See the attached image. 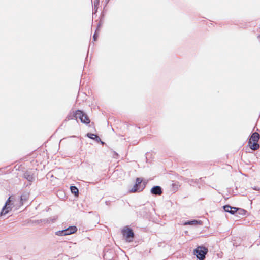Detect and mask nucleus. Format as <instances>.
Returning <instances> with one entry per match:
<instances>
[{"instance_id": "1", "label": "nucleus", "mask_w": 260, "mask_h": 260, "mask_svg": "<svg viewBox=\"0 0 260 260\" xmlns=\"http://www.w3.org/2000/svg\"><path fill=\"white\" fill-rule=\"evenodd\" d=\"M208 251V250L207 248L204 246H198L194 249V253L197 258L204 260Z\"/></svg>"}, {"instance_id": "2", "label": "nucleus", "mask_w": 260, "mask_h": 260, "mask_svg": "<svg viewBox=\"0 0 260 260\" xmlns=\"http://www.w3.org/2000/svg\"><path fill=\"white\" fill-rule=\"evenodd\" d=\"M142 182V179L140 178H137L136 180V183L135 185L133 187V188L130 189V192H141L142 191L145 187V184L143 183V184L141 185V183Z\"/></svg>"}, {"instance_id": "3", "label": "nucleus", "mask_w": 260, "mask_h": 260, "mask_svg": "<svg viewBox=\"0 0 260 260\" xmlns=\"http://www.w3.org/2000/svg\"><path fill=\"white\" fill-rule=\"evenodd\" d=\"M76 119H79L81 122L85 124H89L90 120L88 116L82 111L78 110L76 111Z\"/></svg>"}, {"instance_id": "4", "label": "nucleus", "mask_w": 260, "mask_h": 260, "mask_svg": "<svg viewBox=\"0 0 260 260\" xmlns=\"http://www.w3.org/2000/svg\"><path fill=\"white\" fill-rule=\"evenodd\" d=\"M121 233L123 236L125 237L126 241L130 242L133 241L134 237V233L133 230L128 228H126L122 230Z\"/></svg>"}, {"instance_id": "5", "label": "nucleus", "mask_w": 260, "mask_h": 260, "mask_svg": "<svg viewBox=\"0 0 260 260\" xmlns=\"http://www.w3.org/2000/svg\"><path fill=\"white\" fill-rule=\"evenodd\" d=\"M10 198L11 197H9L7 201H6L5 206L2 208V211L0 213V215H5L6 214H7L10 210H11V208L10 207Z\"/></svg>"}, {"instance_id": "6", "label": "nucleus", "mask_w": 260, "mask_h": 260, "mask_svg": "<svg viewBox=\"0 0 260 260\" xmlns=\"http://www.w3.org/2000/svg\"><path fill=\"white\" fill-rule=\"evenodd\" d=\"M57 218L58 217L57 216H54L46 219L37 220L36 222L38 223H40L41 222H43L44 223H50L51 222H54L57 220Z\"/></svg>"}, {"instance_id": "7", "label": "nucleus", "mask_w": 260, "mask_h": 260, "mask_svg": "<svg viewBox=\"0 0 260 260\" xmlns=\"http://www.w3.org/2000/svg\"><path fill=\"white\" fill-rule=\"evenodd\" d=\"M151 193L155 196H160L162 194V191L161 188L159 186H155L151 189Z\"/></svg>"}, {"instance_id": "8", "label": "nucleus", "mask_w": 260, "mask_h": 260, "mask_svg": "<svg viewBox=\"0 0 260 260\" xmlns=\"http://www.w3.org/2000/svg\"><path fill=\"white\" fill-rule=\"evenodd\" d=\"M248 146L252 150H257L259 147V145L258 144V142H257V141H255V142L249 141Z\"/></svg>"}, {"instance_id": "9", "label": "nucleus", "mask_w": 260, "mask_h": 260, "mask_svg": "<svg viewBox=\"0 0 260 260\" xmlns=\"http://www.w3.org/2000/svg\"><path fill=\"white\" fill-rule=\"evenodd\" d=\"M202 221L200 220H192L191 221H187L185 222L183 224L185 225H194L197 224H201Z\"/></svg>"}, {"instance_id": "10", "label": "nucleus", "mask_w": 260, "mask_h": 260, "mask_svg": "<svg viewBox=\"0 0 260 260\" xmlns=\"http://www.w3.org/2000/svg\"><path fill=\"white\" fill-rule=\"evenodd\" d=\"M103 22L102 21V18H100L99 23H98V25L96 30H95V32L93 36V41H95L96 40L97 38H98L97 32L99 30L100 27L103 24Z\"/></svg>"}, {"instance_id": "11", "label": "nucleus", "mask_w": 260, "mask_h": 260, "mask_svg": "<svg viewBox=\"0 0 260 260\" xmlns=\"http://www.w3.org/2000/svg\"><path fill=\"white\" fill-rule=\"evenodd\" d=\"M259 134L258 133L255 132L252 134L249 141H251V142L257 141V142H258L259 140Z\"/></svg>"}, {"instance_id": "12", "label": "nucleus", "mask_w": 260, "mask_h": 260, "mask_svg": "<svg viewBox=\"0 0 260 260\" xmlns=\"http://www.w3.org/2000/svg\"><path fill=\"white\" fill-rule=\"evenodd\" d=\"M67 233V235H69L75 233L77 228L75 226H71L66 229Z\"/></svg>"}, {"instance_id": "13", "label": "nucleus", "mask_w": 260, "mask_h": 260, "mask_svg": "<svg viewBox=\"0 0 260 260\" xmlns=\"http://www.w3.org/2000/svg\"><path fill=\"white\" fill-rule=\"evenodd\" d=\"M242 212H244L243 209H238L236 207H233V209L231 210V212H230V213L231 214H236V216H237V214H242Z\"/></svg>"}, {"instance_id": "14", "label": "nucleus", "mask_w": 260, "mask_h": 260, "mask_svg": "<svg viewBox=\"0 0 260 260\" xmlns=\"http://www.w3.org/2000/svg\"><path fill=\"white\" fill-rule=\"evenodd\" d=\"M24 177L29 182H32L34 180V177L32 175L30 174L28 172H26L24 174Z\"/></svg>"}, {"instance_id": "15", "label": "nucleus", "mask_w": 260, "mask_h": 260, "mask_svg": "<svg viewBox=\"0 0 260 260\" xmlns=\"http://www.w3.org/2000/svg\"><path fill=\"white\" fill-rule=\"evenodd\" d=\"M87 136L91 139L95 140L97 142L101 141V139L98 135L92 133H88L87 134Z\"/></svg>"}, {"instance_id": "16", "label": "nucleus", "mask_w": 260, "mask_h": 260, "mask_svg": "<svg viewBox=\"0 0 260 260\" xmlns=\"http://www.w3.org/2000/svg\"><path fill=\"white\" fill-rule=\"evenodd\" d=\"M70 189L72 193L74 194L75 196H78L79 193L78 189L75 186H71L70 187Z\"/></svg>"}, {"instance_id": "17", "label": "nucleus", "mask_w": 260, "mask_h": 260, "mask_svg": "<svg viewBox=\"0 0 260 260\" xmlns=\"http://www.w3.org/2000/svg\"><path fill=\"white\" fill-rule=\"evenodd\" d=\"M55 235L59 236H63L67 235V231L65 230L58 231L55 232Z\"/></svg>"}, {"instance_id": "18", "label": "nucleus", "mask_w": 260, "mask_h": 260, "mask_svg": "<svg viewBox=\"0 0 260 260\" xmlns=\"http://www.w3.org/2000/svg\"><path fill=\"white\" fill-rule=\"evenodd\" d=\"M75 114H76V112H73V113H70L68 115V116L67 117V119L68 120L73 119L74 118H75L76 119V115Z\"/></svg>"}, {"instance_id": "19", "label": "nucleus", "mask_w": 260, "mask_h": 260, "mask_svg": "<svg viewBox=\"0 0 260 260\" xmlns=\"http://www.w3.org/2000/svg\"><path fill=\"white\" fill-rule=\"evenodd\" d=\"M224 210L226 212L230 213L231 212V210L233 209V207H231V206L229 205H225L223 207Z\"/></svg>"}, {"instance_id": "20", "label": "nucleus", "mask_w": 260, "mask_h": 260, "mask_svg": "<svg viewBox=\"0 0 260 260\" xmlns=\"http://www.w3.org/2000/svg\"><path fill=\"white\" fill-rule=\"evenodd\" d=\"M27 194L21 195V197H20L21 201H23V200L24 201H26V199H27Z\"/></svg>"}, {"instance_id": "21", "label": "nucleus", "mask_w": 260, "mask_h": 260, "mask_svg": "<svg viewBox=\"0 0 260 260\" xmlns=\"http://www.w3.org/2000/svg\"><path fill=\"white\" fill-rule=\"evenodd\" d=\"M100 142H101V143H102V144H104V142H103V141H102L101 140V141H100Z\"/></svg>"}, {"instance_id": "22", "label": "nucleus", "mask_w": 260, "mask_h": 260, "mask_svg": "<svg viewBox=\"0 0 260 260\" xmlns=\"http://www.w3.org/2000/svg\"><path fill=\"white\" fill-rule=\"evenodd\" d=\"M258 38L259 39V41H260V36H259V37H258Z\"/></svg>"}, {"instance_id": "23", "label": "nucleus", "mask_w": 260, "mask_h": 260, "mask_svg": "<svg viewBox=\"0 0 260 260\" xmlns=\"http://www.w3.org/2000/svg\"><path fill=\"white\" fill-rule=\"evenodd\" d=\"M259 190H260V189H259Z\"/></svg>"}]
</instances>
